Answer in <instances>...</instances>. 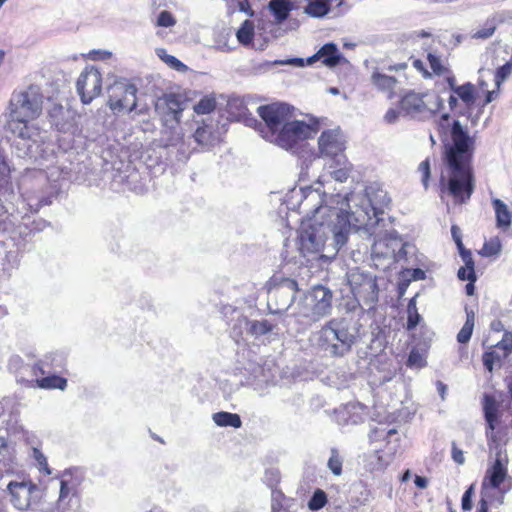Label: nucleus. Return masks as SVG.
<instances>
[{"mask_svg": "<svg viewBox=\"0 0 512 512\" xmlns=\"http://www.w3.org/2000/svg\"><path fill=\"white\" fill-rule=\"evenodd\" d=\"M407 365L413 368H422L426 365V361L419 351L412 350L409 354Z\"/></svg>", "mask_w": 512, "mask_h": 512, "instance_id": "44", "label": "nucleus"}, {"mask_svg": "<svg viewBox=\"0 0 512 512\" xmlns=\"http://www.w3.org/2000/svg\"><path fill=\"white\" fill-rule=\"evenodd\" d=\"M161 142L165 147L177 148V151L182 156L181 159L188 158L187 148L185 145L183 134L178 124H176V126L166 128L162 131Z\"/></svg>", "mask_w": 512, "mask_h": 512, "instance_id": "22", "label": "nucleus"}, {"mask_svg": "<svg viewBox=\"0 0 512 512\" xmlns=\"http://www.w3.org/2000/svg\"><path fill=\"white\" fill-rule=\"evenodd\" d=\"M432 35L430 32L428 31H425V30H420V31H413L411 32L409 35H408V40L412 41V42H416L418 39H421V38H431Z\"/></svg>", "mask_w": 512, "mask_h": 512, "instance_id": "53", "label": "nucleus"}, {"mask_svg": "<svg viewBox=\"0 0 512 512\" xmlns=\"http://www.w3.org/2000/svg\"><path fill=\"white\" fill-rule=\"evenodd\" d=\"M275 64L278 65H292L297 67H303L304 66V59L302 58H290L286 60H277L275 61Z\"/></svg>", "mask_w": 512, "mask_h": 512, "instance_id": "52", "label": "nucleus"}, {"mask_svg": "<svg viewBox=\"0 0 512 512\" xmlns=\"http://www.w3.org/2000/svg\"><path fill=\"white\" fill-rule=\"evenodd\" d=\"M327 503V497L323 490L317 489L308 502V508L312 511L320 510Z\"/></svg>", "mask_w": 512, "mask_h": 512, "instance_id": "39", "label": "nucleus"}, {"mask_svg": "<svg viewBox=\"0 0 512 512\" xmlns=\"http://www.w3.org/2000/svg\"><path fill=\"white\" fill-rule=\"evenodd\" d=\"M458 277L461 280H468L471 282H475L476 276H475L474 268H467V266L461 267L458 270Z\"/></svg>", "mask_w": 512, "mask_h": 512, "instance_id": "48", "label": "nucleus"}, {"mask_svg": "<svg viewBox=\"0 0 512 512\" xmlns=\"http://www.w3.org/2000/svg\"><path fill=\"white\" fill-rule=\"evenodd\" d=\"M502 250V243L499 237L495 236L487 240L479 254L484 257L498 256Z\"/></svg>", "mask_w": 512, "mask_h": 512, "instance_id": "35", "label": "nucleus"}, {"mask_svg": "<svg viewBox=\"0 0 512 512\" xmlns=\"http://www.w3.org/2000/svg\"><path fill=\"white\" fill-rule=\"evenodd\" d=\"M156 23L160 27H172L176 24V19L169 11L163 10L159 13Z\"/></svg>", "mask_w": 512, "mask_h": 512, "instance_id": "45", "label": "nucleus"}, {"mask_svg": "<svg viewBox=\"0 0 512 512\" xmlns=\"http://www.w3.org/2000/svg\"><path fill=\"white\" fill-rule=\"evenodd\" d=\"M40 388L64 390L67 386V380L60 376L52 375L37 380Z\"/></svg>", "mask_w": 512, "mask_h": 512, "instance_id": "34", "label": "nucleus"}, {"mask_svg": "<svg viewBox=\"0 0 512 512\" xmlns=\"http://www.w3.org/2000/svg\"><path fill=\"white\" fill-rule=\"evenodd\" d=\"M294 111L295 108L286 103H272L257 108L258 115L264 121V127L260 130L262 137L292 153H296L306 139L318 132L317 123L309 124L296 119Z\"/></svg>", "mask_w": 512, "mask_h": 512, "instance_id": "3", "label": "nucleus"}, {"mask_svg": "<svg viewBox=\"0 0 512 512\" xmlns=\"http://www.w3.org/2000/svg\"><path fill=\"white\" fill-rule=\"evenodd\" d=\"M187 102L182 96L176 94H166L160 98L156 104L157 110H162L165 114V121L170 119L179 124L182 112L186 109Z\"/></svg>", "mask_w": 512, "mask_h": 512, "instance_id": "18", "label": "nucleus"}, {"mask_svg": "<svg viewBox=\"0 0 512 512\" xmlns=\"http://www.w3.org/2000/svg\"><path fill=\"white\" fill-rule=\"evenodd\" d=\"M249 325V332L253 336H261L271 332L274 325L268 320H254L247 323Z\"/></svg>", "mask_w": 512, "mask_h": 512, "instance_id": "36", "label": "nucleus"}, {"mask_svg": "<svg viewBox=\"0 0 512 512\" xmlns=\"http://www.w3.org/2000/svg\"><path fill=\"white\" fill-rule=\"evenodd\" d=\"M75 495V488L73 485H70L67 481L61 480L60 482V492L58 498V509L61 512H64L68 509L69 503Z\"/></svg>", "mask_w": 512, "mask_h": 512, "instance_id": "30", "label": "nucleus"}, {"mask_svg": "<svg viewBox=\"0 0 512 512\" xmlns=\"http://www.w3.org/2000/svg\"><path fill=\"white\" fill-rule=\"evenodd\" d=\"M33 456L35 458V460L38 462V464L41 466V467H46L47 466V460H46V457L41 453L40 450L34 448L33 449Z\"/></svg>", "mask_w": 512, "mask_h": 512, "instance_id": "58", "label": "nucleus"}, {"mask_svg": "<svg viewBox=\"0 0 512 512\" xmlns=\"http://www.w3.org/2000/svg\"><path fill=\"white\" fill-rule=\"evenodd\" d=\"M263 480L270 488H274L280 480L279 471L274 468L267 469L265 471Z\"/></svg>", "mask_w": 512, "mask_h": 512, "instance_id": "46", "label": "nucleus"}, {"mask_svg": "<svg viewBox=\"0 0 512 512\" xmlns=\"http://www.w3.org/2000/svg\"><path fill=\"white\" fill-rule=\"evenodd\" d=\"M318 152L313 159L325 158L327 161L345 157L346 139L340 128L326 129L321 132L318 140Z\"/></svg>", "mask_w": 512, "mask_h": 512, "instance_id": "13", "label": "nucleus"}, {"mask_svg": "<svg viewBox=\"0 0 512 512\" xmlns=\"http://www.w3.org/2000/svg\"><path fill=\"white\" fill-rule=\"evenodd\" d=\"M76 88L81 101L84 104H89L101 93L102 77L100 71L94 66L86 67L77 80Z\"/></svg>", "mask_w": 512, "mask_h": 512, "instance_id": "16", "label": "nucleus"}, {"mask_svg": "<svg viewBox=\"0 0 512 512\" xmlns=\"http://www.w3.org/2000/svg\"><path fill=\"white\" fill-rule=\"evenodd\" d=\"M442 106L439 96L429 93L410 91L400 100L401 111L414 119H427L434 115Z\"/></svg>", "mask_w": 512, "mask_h": 512, "instance_id": "9", "label": "nucleus"}, {"mask_svg": "<svg viewBox=\"0 0 512 512\" xmlns=\"http://www.w3.org/2000/svg\"><path fill=\"white\" fill-rule=\"evenodd\" d=\"M461 254L463 261L465 262V266H467V268H474V262L470 251L462 252Z\"/></svg>", "mask_w": 512, "mask_h": 512, "instance_id": "62", "label": "nucleus"}, {"mask_svg": "<svg viewBox=\"0 0 512 512\" xmlns=\"http://www.w3.org/2000/svg\"><path fill=\"white\" fill-rule=\"evenodd\" d=\"M11 495L12 505L21 511L29 509L32 501V495L37 490V487L32 482H16L12 481L7 486Z\"/></svg>", "mask_w": 512, "mask_h": 512, "instance_id": "17", "label": "nucleus"}, {"mask_svg": "<svg viewBox=\"0 0 512 512\" xmlns=\"http://www.w3.org/2000/svg\"><path fill=\"white\" fill-rule=\"evenodd\" d=\"M455 94L467 105L474 102V86L471 83L456 87Z\"/></svg>", "mask_w": 512, "mask_h": 512, "instance_id": "38", "label": "nucleus"}, {"mask_svg": "<svg viewBox=\"0 0 512 512\" xmlns=\"http://www.w3.org/2000/svg\"><path fill=\"white\" fill-rule=\"evenodd\" d=\"M512 73V62H507L501 67L497 69L495 73H493L490 69H480V80L479 85L481 88H484L487 86V84L484 81V78H493L495 82V86L497 89H499L501 83L506 80V78Z\"/></svg>", "mask_w": 512, "mask_h": 512, "instance_id": "24", "label": "nucleus"}, {"mask_svg": "<svg viewBox=\"0 0 512 512\" xmlns=\"http://www.w3.org/2000/svg\"><path fill=\"white\" fill-rule=\"evenodd\" d=\"M333 292L322 285L309 289L298 301L295 315L308 323L317 322L332 311Z\"/></svg>", "mask_w": 512, "mask_h": 512, "instance_id": "6", "label": "nucleus"}, {"mask_svg": "<svg viewBox=\"0 0 512 512\" xmlns=\"http://www.w3.org/2000/svg\"><path fill=\"white\" fill-rule=\"evenodd\" d=\"M492 206L495 211L497 228L507 231L512 224V212L508 206L500 199H492Z\"/></svg>", "mask_w": 512, "mask_h": 512, "instance_id": "25", "label": "nucleus"}, {"mask_svg": "<svg viewBox=\"0 0 512 512\" xmlns=\"http://www.w3.org/2000/svg\"><path fill=\"white\" fill-rule=\"evenodd\" d=\"M427 60L429 62L430 68L436 75H442L445 73L446 67L440 56L429 51L427 54Z\"/></svg>", "mask_w": 512, "mask_h": 512, "instance_id": "42", "label": "nucleus"}, {"mask_svg": "<svg viewBox=\"0 0 512 512\" xmlns=\"http://www.w3.org/2000/svg\"><path fill=\"white\" fill-rule=\"evenodd\" d=\"M506 477L507 467L500 453H497L495 462L487 469L483 478L477 512H488V506L495 495V490L500 488Z\"/></svg>", "mask_w": 512, "mask_h": 512, "instance_id": "12", "label": "nucleus"}, {"mask_svg": "<svg viewBox=\"0 0 512 512\" xmlns=\"http://www.w3.org/2000/svg\"><path fill=\"white\" fill-rule=\"evenodd\" d=\"M111 52L109 51H92L90 52V57L92 60H104L111 57Z\"/></svg>", "mask_w": 512, "mask_h": 512, "instance_id": "56", "label": "nucleus"}, {"mask_svg": "<svg viewBox=\"0 0 512 512\" xmlns=\"http://www.w3.org/2000/svg\"><path fill=\"white\" fill-rule=\"evenodd\" d=\"M193 137L195 142L203 148H209L216 141V136L213 134L211 127L207 125L198 127Z\"/></svg>", "mask_w": 512, "mask_h": 512, "instance_id": "29", "label": "nucleus"}, {"mask_svg": "<svg viewBox=\"0 0 512 512\" xmlns=\"http://www.w3.org/2000/svg\"><path fill=\"white\" fill-rule=\"evenodd\" d=\"M298 284L295 280L274 276L268 283V308L272 314L287 311L295 300Z\"/></svg>", "mask_w": 512, "mask_h": 512, "instance_id": "8", "label": "nucleus"}, {"mask_svg": "<svg viewBox=\"0 0 512 512\" xmlns=\"http://www.w3.org/2000/svg\"><path fill=\"white\" fill-rule=\"evenodd\" d=\"M237 4L238 9L241 12L246 13L249 16H253V11L249 7L248 0H234Z\"/></svg>", "mask_w": 512, "mask_h": 512, "instance_id": "55", "label": "nucleus"}, {"mask_svg": "<svg viewBox=\"0 0 512 512\" xmlns=\"http://www.w3.org/2000/svg\"><path fill=\"white\" fill-rule=\"evenodd\" d=\"M331 202L345 208L344 216L351 229L371 231L379 224L381 215L389 206L390 198L385 190L371 185L364 194L352 192L345 196L332 195Z\"/></svg>", "mask_w": 512, "mask_h": 512, "instance_id": "4", "label": "nucleus"}, {"mask_svg": "<svg viewBox=\"0 0 512 512\" xmlns=\"http://www.w3.org/2000/svg\"><path fill=\"white\" fill-rule=\"evenodd\" d=\"M452 458L458 464H463L465 461L463 452L455 446L452 449Z\"/></svg>", "mask_w": 512, "mask_h": 512, "instance_id": "59", "label": "nucleus"}, {"mask_svg": "<svg viewBox=\"0 0 512 512\" xmlns=\"http://www.w3.org/2000/svg\"><path fill=\"white\" fill-rule=\"evenodd\" d=\"M500 407L501 403L496 399L495 395L484 394L483 409L485 419L488 424L486 435L489 441L490 449H492V443H496L494 429L500 417Z\"/></svg>", "mask_w": 512, "mask_h": 512, "instance_id": "19", "label": "nucleus"}, {"mask_svg": "<svg viewBox=\"0 0 512 512\" xmlns=\"http://www.w3.org/2000/svg\"><path fill=\"white\" fill-rule=\"evenodd\" d=\"M342 458L339 456L337 449H331V456L328 460L327 466L335 476H340L342 473Z\"/></svg>", "mask_w": 512, "mask_h": 512, "instance_id": "41", "label": "nucleus"}, {"mask_svg": "<svg viewBox=\"0 0 512 512\" xmlns=\"http://www.w3.org/2000/svg\"><path fill=\"white\" fill-rule=\"evenodd\" d=\"M156 54L170 68H172L178 72H186L188 70V67L185 64H183L176 57L169 55L165 49H163V48L156 49Z\"/></svg>", "mask_w": 512, "mask_h": 512, "instance_id": "32", "label": "nucleus"}, {"mask_svg": "<svg viewBox=\"0 0 512 512\" xmlns=\"http://www.w3.org/2000/svg\"><path fill=\"white\" fill-rule=\"evenodd\" d=\"M505 358H507V356L503 355V352H501L495 345H492L483 354V365L489 372H492L494 369V366L496 365V366L500 367L502 364V361Z\"/></svg>", "mask_w": 512, "mask_h": 512, "instance_id": "28", "label": "nucleus"}, {"mask_svg": "<svg viewBox=\"0 0 512 512\" xmlns=\"http://www.w3.org/2000/svg\"><path fill=\"white\" fill-rule=\"evenodd\" d=\"M474 487V484L470 485V487L464 492L462 496L461 505L464 511L471 510L472 508V496L474 494Z\"/></svg>", "mask_w": 512, "mask_h": 512, "instance_id": "47", "label": "nucleus"}, {"mask_svg": "<svg viewBox=\"0 0 512 512\" xmlns=\"http://www.w3.org/2000/svg\"><path fill=\"white\" fill-rule=\"evenodd\" d=\"M31 121L29 119L12 118L9 123V128L15 136L13 146L19 157L31 156L34 153L33 148L40 139V131Z\"/></svg>", "mask_w": 512, "mask_h": 512, "instance_id": "11", "label": "nucleus"}, {"mask_svg": "<svg viewBox=\"0 0 512 512\" xmlns=\"http://www.w3.org/2000/svg\"><path fill=\"white\" fill-rule=\"evenodd\" d=\"M50 203H51L50 200H48L47 198H44L42 200H39L36 204H32V203L29 202L28 205L30 206L31 209H33V211L36 212V211H38L40 209V207H42L44 205H48Z\"/></svg>", "mask_w": 512, "mask_h": 512, "instance_id": "63", "label": "nucleus"}, {"mask_svg": "<svg viewBox=\"0 0 512 512\" xmlns=\"http://www.w3.org/2000/svg\"><path fill=\"white\" fill-rule=\"evenodd\" d=\"M451 234H452L453 240L457 244L458 248L460 250H462L463 249V243H462V239H461V230H460V228L458 226H456V225H453L451 227Z\"/></svg>", "mask_w": 512, "mask_h": 512, "instance_id": "54", "label": "nucleus"}, {"mask_svg": "<svg viewBox=\"0 0 512 512\" xmlns=\"http://www.w3.org/2000/svg\"><path fill=\"white\" fill-rule=\"evenodd\" d=\"M4 452L8 454L9 461H13V453L9 451L7 442L5 440V437L3 435H0V455H2Z\"/></svg>", "mask_w": 512, "mask_h": 512, "instance_id": "57", "label": "nucleus"}, {"mask_svg": "<svg viewBox=\"0 0 512 512\" xmlns=\"http://www.w3.org/2000/svg\"><path fill=\"white\" fill-rule=\"evenodd\" d=\"M324 174L322 177H331L337 182H346L352 171V165L345 157H339L336 160L327 161L323 167Z\"/></svg>", "mask_w": 512, "mask_h": 512, "instance_id": "20", "label": "nucleus"}, {"mask_svg": "<svg viewBox=\"0 0 512 512\" xmlns=\"http://www.w3.org/2000/svg\"><path fill=\"white\" fill-rule=\"evenodd\" d=\"M359 333L360 325L345 318H334L318 332L317 344L330 357L342 358L351 352Z\"/></svg>", "mask_w": 512, "mask_h": 512, "instance_id": "5", "label": "nucleus"}, {"mask_svg": "<svg viewBox=\"0 0 512 512\" xmlns=\"http://www.w3.org/2000/svg\"><path fill=\"white\" fill-rule=\"evenodd\" d=\"M321 60L325 66L335 67L344 61L343 55L339 52L336 44L327 43L322 46L317 53L307 58L306 62L308 65H312L316 61Z\"/></svg>", "mask_w": 512, "mask_h": 512, "instance_id": "21", "label": "nucleus"}, {"mask_svg": "<svg viewBox=\"0 0 512 512\" xmlns=\"http://www.w3.org/2000/svg\"><path fill=\"white\" fill-rule=\"evenodd\" d=\"M330 11L329 4L324 0H311L305 7L304 12L311 17L320 18Z\"/></svg>", "mask_w": 512, "mask_h": 512, "instance_id": "31", "label": "nucleus"}, {"mask_svg": "<svg viewBox=\"0 0 512 512\" xmlns=\"http://www.w3.org/2000/svg\"><path fill=\"white\" fill-rule=\"evenodd\" d=\"M419 318L420 316L417 312L414 314L410 313L407 321V328L409 330L415 328L419 322Z\"/></svg>", "mask_w": 512, "mask_h": 512, "instance_id": "61", "label": "nucleus"}, {"mask_svg": "<svg viewBox=\"0 0 512 512\" xmlns=\"http://www.w3.org/2000/svg\"><path fill=\"white\" fill-rule=\"evenodd\" d=\"M345 208L331 202L314 211L312 222L303 227L299 235V250L306 256L323 251L321 258L332 259L347 243L351 231L349 221L344 216Z\"/></svg>", "mask_w": 512, "mask_h": 512, "instance_id": "2", "label": "nucleus"}, {"mask_svg": "<svg viewBox=\"0 0 512 512\" xmlns=\"http://www.w3.org/2000/svg\"><path fill=\"white\" fill-rule=\"evenodd\" d=\"M136 93L135 85L125 81H115L108 87V105L110 109L114 112L134 111L137 106Z\"/></svg>", "mask_w": 512, "mask_h": 512, "instance_id": "14", "label": "nucleus"}, {"mask_svg": "<svg viewBox=\"0 0 512 512\" xmlns=\"http://www.w3.org/2000/svg\"><path fill=\"white\" fill-rule=\"evenodd\" d=\"M408 245L400 244L396 240H375L371 247V256L376 267L389 266L393 261H399L406 254Z\"/></svg>", "mask_w": 512, "mask_h": 512, "instance_id": "15", "label": "nucleus"}, {"mask_svg": "<svg viewBox=\"0 0 512 512\" xmlns=\"http://www.w3.org/2000/svg\"><path fill=\"white\" fill-rule=\"evenodd\" d=\"M474 327V313L473 312H467V319L464 323L463 327L459 331L457 335V340L459 343H467L472 335Z\"/></svg>", "mask_w": 512, "mask_h": 512, "instance_id": "37", "label": "nucleus"}, {"mask_svg": "<svg viewBox=\"0 0 512 512\" xmlns=\"http://www.w3.org/2000/svg\"><path fill=\"white\" fill-rule=\"evenodd\" d=\"M214 423L220 427L240 428L242 425L241 418L238 414L230 412H217L212 416Z\"/></svg>", "mask_w": 512, "mask_h": 512, "instance_id": "27", "label": "nucleus"}, {"mask_svg": "<svg viewBox=\"0 0 512 512\" xmlns=\"http://www.w3.org/2000/svg\"><path fill=\"white\" fill-rule=\"evenodd\" d=\"M415 485L421 489H425L428 486V480L425 477L422 476H416L415 477Z\"/></svg>", "mask_w": 512, "mask_h": 512, "instance_id": "64", "label": "nucleus"}, {"mask_svg": "<svg viewBox=\"0 0 512 512\" xmlns=\"http://www.w3.org/2000/svg\"><path fill=\"white\" fill-rule=\"evenodd\" d=\"M442 141L448 133L452 143L445 144V166L441 174V190L451 196L456 204L466 203L474 191V177L471 167L473 138L463 129L459 121L450 123L448 114L438 122Z\"/></svg>", "mask_w": 512, "mask_h": 512, "instance_id": "1", "label": "nucleus"}, {"mask_svg": "<svg viewBox=\"0 0 512 512\" xmlns=\"http://www.w3.org/2000/svg\"><path fill=\"white\" fill-rule=\"evenodd\" d=\"M495 346L508 357L512 353V332L506 331Z\"/></svg>", "mask_w": 512, "mask_h": 512, "instance_id": "43", "label": "nucleus"}, {"mask_svg": "<svg viewBox=\"0 0 512 512\" xmlns=\"http://www.w3.org/2000/svg\"><path fill=\"white\" fill-rule=\"evenodd\" d=\"M215 106V99L213 97L205 96L194 105L193 109L197 114H207L213 111Z\"/></svg>", "mask_w": 512, "mask_h": 512, "instance_id": "40", "label": "nucleus"}, {"mask_svg": "<svg viewBox=\"0 0 512 512\" xmlns=\"http://www.w3.org/2000/svg\"><path fill=\"white\" fill-rule=\"evenodd\" d=\"M12 118L34 120L42 112L43 95L37 85L16 92L10 100Z\"/></svg>", "mask_w": 512, "mask_h": 512, "instance_id": "10", "label": "nucleus"}, {"mask_svg": "<svg viewBox=\"0 0 512 512\" xmlns=\"http://www.w3.org/2000/svg\"><path fill=\"white\" fill-rule=\"evenodd\" d=\"M418 169L422 173V182L424 186L427 187L428 179L430 177L429 160L426 159L425 161L421 162Z\"/></svg>", "mask_w": 512, "mask_h": 512, "instance_id": "50", "label": "nucleus"}, {"mask_svg": "<svg viewBox=\"0 0 512 512\" xmlns=\"http://www.w3.org/2000/svg\"><path fill=\"white\" fill-rule=\"evenodd\" d=\"M268 8L274 16L275 23L281 24L294 9V4L289 0H271Z\"/></svg>", "mask_w": 512, "mask_h": 512, "instance_id": "26", "label": "nucleus"}, {"mask_svg": "<svg viewBox=\"0 0 512 512\" xmlns=\"http://www.w3.org/2000/svg\"><path fill=\"white\" fill-rule=\"evenodd\" d=\"M347 283L355 298L349 310L360 306L361 302L371 308L378 301V285L376 276L359 268L351 269L346 274Z\"/></svg>", "mask_w": 512, "mask_h": 512, "instance_id": "7", "label": "nucleus"}, {"mask_svg": "<svg viewBox=\"0 0 512 512\" xmlns=\"http://www.w3.org/2000/svg\"><path fill=\"white\" fill-rule=\"evenodd\" d=\"M371 83L378 91L386 93L388 99H392L395 96V88L398 83L395 77L376 69L372 72Z\"/></svg>", "mask_w": 512, "mask_h": 512, "instance_id": "23", "label": "nucleus"}, {"mask_svg": "<svg viewBox=\"0 0 512 512\" xmlns=\"http://www.w3.org/2000/svg\"><path fill=\"white\" fill-rule=\"evenodd\" d=\"M236 37L242 45H249L254 37V24L250 20H245L237 30Z\"/></svg>", "mask_w": 512, "mask_h": 512, "instance_id": "33", "label": "nucleus"}, {"mask_svg": "<svg viewBox=\"0 0 512 512\" xmlns=\"http://www.w3.org/2000/svg\"><path fill=\"white\" fill-rule=\"evenodd\" d=\"M401 113H403V112L401 111V109H400V110H397V109H395V108H390V109H388V111L385 113V115H384V120H385V122H386V123H388V124H394V123H396V122L399 120V117H400Z\"/></svg>", "mask_w": 512, "mask_h": 512, "instance_id": "49", "label": "nucleus"}, {"mask_svg": "<svg viewBox=\"0 0 512 512\" xmlns=\"http://www.w3.org/2000/svg\"><path fill=\"white\" fill-rule=\"evenodd\" d=\"M405 274H406V276L410 277V280H414V281L423 280L426 277L425 271H423L422 269H419V268L411 269V270L408 269V270H406Z\"/></svg>", "mask_w": 512, "mask_h": 512, "instance_id": "51", "label": "nucleus"}, {"mask_svg": "<svg viewBox=\"0 0 512 512\" xmlns=\"http://www.w3.org/2000/svg\"><path fill=\"white\" fill-rule=\"evenodd\" d=\"M494 30H495V28H494V27H490V28H486V29L478 30V31L474 34V37H476V38H481V39L488 38V37H490V36L494 33Z\"/></svg>", "mask_w": 512, "mask_h": 512, "instance_id": "60", "label": "nucleus"}]
</instances>
